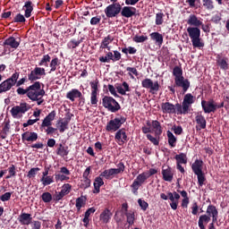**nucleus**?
Wrapping results in <instances>:
<instances>
[{"instance_id":"e2e57ef3","label":"nucleus","mask_w":229,"mask_h":229,"mask_svg":"<svg viewBox=\"0 0 229 229\" xmlns=\"http://www.w3.org/2000/svg\"><path fill=\"white\" fill-rule=\"evenodd\" d=\"M126 71L129 72V76H131V78H133L132 74H134V76H139V71H137V68L135 67H127Z\"/></svg>"},{"instance_id":"6ab92c4d","label":"nucleus","mask_w":229,"mask_h":229,"mask_svg":"<svg viewBox=\"0 0 229 229\" xmlns=\"http://www.w3.org/2000/svg\"><path fill=\"white\" fill-rule=\"evenodd\" d=\"M168 196V199H170L171 203H170V207L172 208V210H176L178 208V201L180 199V194L176 191L171 192L169 191L167 193Z\"/></svg>"},{"instance_id":"0eeeda50","label":"nucleus","mask_w":229,"mask_h":229,"mask_svg":"<svg viewBox=\"0 0 229 229\" xmlns=\"http://www.w3.org/2000/svg\"><path fill=\"white\" fill-rule=\"evenodd\" d=\"M124 123H126V117L124 116L114 118L113 120H110L107 123L106 126V131H111V132L119 131V130L121 129V126H123Z\"/></svg>"},{"instance_id":"423d86ee","label":"nucleus","mask_w":229,"mask_h":229,"mask_svg":"<svg viewBox=\"0 0 229 229\" xmlns=\"http://www.w3.org/2000/svg\"><path fill=\"white\" fill-rule=\"evenodd\" d=\"M102 106L113 114H115V112H119V110H121V105L119 102H117L115 98L109 96H105L102 98Z\"/></svg>"},{"instance_id":"4be33fe9","label":"nucleus","mask_w":229,"mask_h":229,"mask_svg":"<svg viewBox=\"0 0 229 229\" xmlns=\"http://www.w3.org/2000/svg\"><path fill=\"white\" fill-rule=\"evenodd\" d=\"M195 121L198 124L196 125V130H205V128H207V120L205 119V116H203V114L198 113L195 116Z\"/></svg>"},{"instance_id":"9d476101","label":"nucleus","mask_w":229,"mask_h":229,"mask_svg":"<svg viewBox=\"0 0 229 229\" xmlns=\"http://www.w3.org/2000/svg\"><path fill=\"white\" fill-rule=\"evenodd\" d=\"M148 175L146 172L140 174L136 179L133 181L132 184L131 185L132 194H138L139 189H140L141 185H144L146 180H148Z\"/></svg>"},{"instance_id":"79ce46f5","label":"nucleus","mask_w":229,"mask_h":229,"mask_svg":"<svg viewBox=\"0 0 229 229\" xmlns=\"http://www.w3.org/2000/svg\"><path fill=\"white\" fill-rule=\"evenodd\" d=\"M176 164H187V154L180 153L175 155Z\"/></svg>"},{"instance_id":"a211bd4d","label":"nucleus","mask_w":229,"mask_h":229,"mask_svg":"<svg viewBox=\"0 0 229 229\" xmlns=\"http://www.w3.org/2000/svg\"><path fill=\"white\" fill-rule=\"evenodd\" d=\"M22 142H37L38 140V134L35 131H25L21 134Z\"/></svg>"},{"instance_id":"39448f33","label":"nucleus","mask_w":229,"mask_h":229,"mask_svg":"<svg viewBox=\"0 0 229 229\" xmlns=\"http://www.w3.org/2000/svg\"><path fill=\"white\" fill-rule=\"evenodd\" d=\"M20 76H21V72H15L11 75V77L2 81L0 83V94H4V92H8L12 90V89L15 87V84L17 83V80H19Z\"/></svg>"},{"instance_id":"680f3d73","label":"nucleus","mask_w":229,"mask_h":229,"mask_svg":"<svg viewBox=\"0 0 229 229\" xmlns=\"http://www.w3.org/2000/svg\"><path fill=\"white\" fill-rule=\"evenodd\" d=\"M83 42V40H79L76 41L75 39H72L69 43L68 46L70 47H72V49H76V47H78V46H80V44H81Z\"/></svg>"},{"instance_id":"2eb2a0df","label":"nucleus","mask_w":229,"mask_h":229,"mask_svg":"<svg viewBox=\"0 0 229 229\" xmlns=\"http://www.w3.org/2000/svg\"><path fill=\"white\" fill-rule=\"evenodd\" d=\"M161 110L163 114H176L178 115V107H176V104L174 105L170 102H163L161 104Z\"/></svg>"},{"instance_id":"49530a36","label":"nucleus","mask_w":229,"mask_h":229,"mask_svg":"<svg viewBox=\"0 0 229 229\" xmlns=\"http://www.w3.org/2000/svg\"><path fill=\"white\" fill-rule=\"evenodd\" d=\"M41 199L45 203H51L53 201V195L49 191L42 193Z\"/></svg>"},{"instance_id":"c756f323","label":"nucleus","mask_w":229,"mask_h":229,"mask_svg":"<svg viewBox=\"0 0 229 229\" xmlns=\"http://www.w3.org/2000/svg\"><path fill=\"white\" fill-rule=\"evenodd\" d=\"M114 42V38L112 36L108 35L107 37H105L100 44L99 49H106L107 51H110V44Z\"/></svg>"},{"instance_id":"f704fd0d","label":"nucleus","mask_w":229,"mask_h":229,"mask_svg":"<svg viewBox=\"0 0 229 229\" xmlns=\"http://www.w3.org/2000/svg\"><path fill=\"white\" fill-rule=\"evenodd\" d=\"M23 8H25L26 19H30V17H31V13L33 12V3L31 1H27Z\"/></svg>"},{"instance_id":"09e8293b","label":"nucleus","mask_w":229,"mask_h":229,"mask_svg":"<svg viewBox=\"0 0 229 229\" xmlns=\"http://www.w3.org/2000/svg\"><path fill=\"white\" fill-rule=\"evenodd\" d=\"M164 17H165L164 13H156V21L155 22H156L157 26H162V24H164Z\"/></svg>"},{"instance_id":"cd10ccee","label":"nucleus","mask_w":229,"mask_h":229,"mask_svg":"<svg viewBox=\"0 0 229 229\" xmlns=\"http://www.w3.org/2000/svg\"><path fill=\"white\" fill-rule=\"evenodd\" d=\"M216 64L222 71H228V57H221L220 55L216 56Z\"/></svg>"},{"instance_id":"e433bc0d","label":"nucleus","mask_w":229,"mask_h":229,"mask_svg":"<svg viewBox=\"0 0 229 229\" xmlns=\"http://www.w3.org/2000/svg\"><path fill=\"white\" fill-rule=\"evenodd\" d=\"M206 215L209 216L211 218L214 216H219V211H217V208H216V206L210 204L207 208Z\"/></svg>"},{"instance_id":"774afa93","label":"nucleus","mask_w":229,"mask_h":229,"mask_svg":"<svg viewBox=\"0 0 229 229\" xmlns=\"http://www.w3.org/2000/svg\"><path fill=\"white\" fill-rule=\"evenodd\" d=\"M0 199L4 202V201H10L12 199V192H5L4 194L0 196Z\"/></svg>"},{"instance_id":"c03bdc74","label":"nucleus","mask_w":229,"mask_h":229,"mask_svg":"<svg viewBox=\"0 0 229 229\" xmlns=\"http://www.w3.org/2000/svg\"><path fill=\"white\" fill-rule=\"evenodd\" d=\"M58 65H60V59H58V57H54L49 64L50 69V72H55V71H56V67H58Z\"/></svg>"},{"instance_id":"c85d7f7f","label":"nucleus","mask_w":229,"mask_h":229,"mask_svg":"<svg viewBox=\"0 0 229 229\" xmlns=\"http://www.w3.org/2000/svg\"><path fill=\"white\" fill-rule=\"evenodd\" d=\"M191 170L193 171L194 174L203 173V160L196 159L191 165Z\"/></svg>"},{"instance_id":"7c9ffc66","label":"nucleus","mask_w":229,"mask_h":229,"mask_svg":"<svg viewBox=\"0 0 229 229\" xmlns=\"http://www.w3.org/2000/svg\"><path fill=\"white\" fill-rule=\"evenodd\" d=\"M187 24L189 26H194V28H199L203 24V21H199L195 14H191L187 20Z\"/></svg>"},{"instance_id":"393cba45","label":"nucleus","mask_w":229,"mask_h":229,"mask_svg":"<svg viewBox=\"0 0 229 229\" xmlns=\"http://www.w3.org/2000/svg\"><path fill=\"white\" fill-rule=\"evenodd\" d=\"M162 175H163V180L165 182H173V178L174 177V173H173V168L171 166H167V168L162 169Z\"/></svg>"},{"instance_id":"ea45409f","label":"nucleus","mask_w":229,"mask_h":229,"mask_svg":"<svg viewBox=\"0 0 229 229\" xmlns=\"http://www.w3.org/2000/svg\"><path fill=\"white\" fill-rule=\"evenodd\" d=\"M152 127L155 131L156 135H158V136L162 135V125L160 124V122H158L157 120H153Z\"/></svg>"},{"instance_id":"8fccbe9b","label":"nucleus","mask_w":229,"mask_h":229,"mask_svg":"<svg viewBox=\"0 0 229 229\" xmlns=\"http://www.w3.org/2000/svg\"><path fill=\"white\" fill-rule=\"evenodd\" d=\"M203 6L206 8V10H214L215 5H214V0H202Z\"/></svg>"},{"instance_id":"58836bf2","label":"nucleus","mask_w":229,"mask_h":229,"mask_svg":"<svg viewBox=\"0 0 229 229\" xmlns=\"http://www.w3.org/2000/svg\"><path fill=\"white\" fill-rule=\"evenodd\" d=\"M124 216L127 219L129 226H133V225H135V212L130 210L128 213H125Z\"/></svg>"},{"instance_id":"6e6d98bb","label":"nucleus","mask_w":229,"mask_h":229,"mask_svg":"<svg viewBox=\"0 0 229 229\" xmlns=\"http://www.w3.org/2000/svg\"><path fill=\"white\" fill-rule=\"evenodd\" d=\"M91 181L90 179L81 180L80 189H89L90 187Z\"/></svg>"},{"instance_id":"4468645a","label":"nucleus","mask_w":229,"mask_h":229,"mask_svg":"<svg viewBox=\"0 0 229 229\" xmlns=\"http://www.w3.org/2000/svg\"><path fill=\"white\" fill-rule=\"evenodd\" d=\"M121 16L125 17V19H131V17H135L137 15V8L133 6H123L121 9Z\"/></svg>"},{"instance_id":"37998d69","label":"nucleus","mask_w":229,"mask_h":229,"mask_svg":"<svg viewBox=\"0 0 229 229\" xmlns=\"http://www.w3.org/2000/svg\"><path fill=\"white\" fill-rule=\"evenodd\" d=\"M91 88V93L98 94L99 92V80L96 79L89 82Z\"/></svg>"},{"instance_id":"0e129e2a","label":"nucleus","mask_w":229,"mask_h":229,"mask_svg":"<svg viewBox=\"0 0 229 229\" xmlns=\"http://www.w3.org/2000/svg\"><path fill=\"white\" fill-rule=\"evenodd\" d=\"M41 182H43V185H51L55 181L53 180V177L51 176H47V177H42Z\"/></svg>"},{"instance_id":"bf43d9fd","label":"nucleus","mask_w":229,"mask_h":229,"mask_svg":"<svg viewBox=\"0 0 229 229\" xmlns=\"http://www.w3.org/2000/svg\"><path fill=\"white\" fill-rule=\"evenodd\" d=\"M90 104L92 106H95V108H97V106H98V93H91Z\"/></svg>"},{"instance_id":"412c9836","label":"nucleus","mask_w":229,"mask_h":229,"mask_svg":"<svg viewBox=\"0 0 229 229\" xmlns=\"http://www.w3.org/2000/svg\"><path fill=\"white\" fill-rule=\"evenodd\" d=\"M114 140L116 142H123V144L124 142H128L129 139L128 135H126V129L123 128L118 130L114 135Z\"/></svg>"},{"instance_id":"a19ab883","label":"nucleus","mask_w":229,"mask_h":229,"mask_svg":"<svg viewBox=\"0 0 229 229\" xmlns=\"http://www.w3.org/2000/svg\"><path fill=\"white\" fill-rule=\"evenodd\" d=\"M49 62H51V56L49 55H43V57L41 58V60L38 63L39 67H42V65L44 67H49Z\"/></svg>"},{"instance_id":"c9c22d12","label":"nucleus","mask_w":229,"mask_h":229,"mask_svg":"<svg viewBox=\"0 0 229 229\" xmlns=\"http://www.w3.org/2000/svg\"><path fill=\"white\" fill-rule=\"evenodd\" d=\"M56 154L59 157H67L69 155V147H64L62 143L59 144L57 148Z\"/></svg>"},{"instance_id":"1a4fd4ad","label":"nucleus","mask_w":229,"mask_h":229,"mask_svg":"<svg viewBox=\"0 0 229 229\" xmlns=\"http://www.w3.org/2000/svg\"><path fill=\"white\" fill-rule=\"evenodd\" d=\"M141 87L143 89H147L150 94H157L158 90H160V83L158 81L153 82V80L147 78L141 81Z\"/></svg>"},{"instance_id":"338daca9","label":"nucleus","mask_w":229,"mask_h":229,"mask_svg":"<svg viewBox=\"0 0 229 229\" xmlns=\"http://www.w3.org/2000/svg\"><path fill=\"white\" fill-rule=\"evenodd\" d=\"M138 204L140 205V208L143 209L144 211L148 210V207H149V204L146 202L145 200H142V199H140L138 200Z\"/></svg>"},{"instance_id":"6e6552de","label":"nucleus","mask_w":229,"mask_h":229,"mask_svg":"<svg viewBox=\"0 0 229 229\" xmlns=\"http://www.w3.org/2000/svg\"><path fill=\"white\" fill-rule=\"evenodd\" d=\"M121 10L122 5L120 3H112L106 7L104 12L107 19H114V17H117L119 13H121Z\"/></svg>"},{"instance_id":"b1692460","label":"nucleus","mask_w":229,"mask_h":229,"mask_svg":"<svg viewBox=\"0 0 229 229\" xmlns=\"http://www.w3.org/2000/svg\"><path fill=\"white\" fill-rule=\"evenodd\" d=\"M19 223L21 225H31V221H33V217H31V214L30 213H21L18 217Z\"/></svg>"},{"instance_id":"ddd939ff","label":"nucleus","mask_w":229,"mask_h":229,"mask_svg":"<svg viewBox=\"0 0 229 229\" xmlns=\"http://www.w3.org/2000/svg\"><path fill=\"white\" fill-rule=\"evenodd\" d=\"M201 107L204 114H216V101L214 99L201 100Z\"/></svg>"},{"instance_id":"7ed1b4c3","label":"nucleus","mask_w":229,"mask_h":229,"mask_svg":"<svg viewBox=\"0 0 229 229\" xmlns=\"http://www.w3.org/2000/svg\"><path fill=\"white\" fill-rule=\"evenodd\" d=\"M194 103H196V97L191 93L184 95L182 104L176 103L178 115H187L191 112V108H192Z\"/></svg>"},{"instance_id":"f8f14e48","label":"nucleus","mask_w":229,"mask_h":229,"mask_svg":"<svg viewBox=\"0 0 229 229\" xmlns=\"http://www.w3.org/2000/svg\"><path fill=\"white\" fill-rule=\"evenodd\" d=\"M3 46L4 49H13V51H15L21 46V38H15L13 36H11L4 41Z\"/></svg>"},{"instance_id":"052dcab7","label":"nucleus","mask_w":229,"mask_h":229,"mask_svg":"<svg viewBox=\"0 0 229 229\" xmlns=\"http://www.w3.org/2000/svg\"><path fill=\"white\" fill-rule=\"evenodd\" d=\"M172 131H174L175 135H182V133H183V128H182V125H174L172 127Z\"/></svg>"},{"instance_id":"9b49d317","label":"nucleus","mask_w":229,"mask_h":229,"mask_svg":"<svg viewBox=\"0 0 229 229\" xmlns=\"http://www.w3.org/2000/svg\"><path fill=\"white\" fill-rule=\"evenodd\" d=\"M106 56H100L98 58L101 64H110V62H119L121 60V52L114 50L112 52H105Z\"/></svg>"},{"instance_id":"dca6fc26","label":"nucleus","mask_w":229,"mask_h":229,"mask_svg":"<svg viewBox=\"0 0 229 229\" xmlns=\"http://www.w3.org/2000/svg\"><path fill=\"white\" fill-rule=\"evenodd\" d=\"M71 123V116L61 118L56 122V128L60 133H64L65 130H69V123Z\"/></svg>"},{"instance_id":"20e7f679","label":"nucleus","mask_w":229,"mask_h":229,"mask_svg":"<svg viewBox=\"0 0 229 229\" xmlns=\"http://www.w3.org/2000/svg\"><path fill=\"white\" fill-rule=\"evenodd\" d=\"M188 35L191 40L192 47L201 49L205 47V43L201 40V30L198 27H188L187 28Z\"/></svg>"},{"instance_id":"69168bd1","label":"nucleus","mask_w":229,"mask_h":229,"mask_svg":"<svg viewBox=\"0 0 229 229\" xmlns=\"http://www.w3.org/2000/svg\"><path fill=\"white\" fill-rule=\"evenodd\" d=\"M146 40H148V37L147 36H135L133 38V41L136 42L137 44H140L142 42H146Z\"/></svg>"},{"instance_id":"2f4dec72","label":"nucleus","mask_w":229,"mask_h":229,"mask_svg":"<svg viewBox=\"0 0 229 229\" xmlns=\"http://www.w3.org/2000/svg\"><path fill=\"white\" fill-rule=\"evenodd\" d=\"M210 216H208L207 214L201 215L199 217V222H198V225L199 228L200 229H207L205 227V225H208V223H210Z\"/></svg>"},{"instance_id":"a18cd8bd","label":"nucleus","mask_w":229,"mask_h":229,"mask_svg":"<svg viewBox=\"0 0 229 229\" xmlns=\"http://www.w3.org/2000/svg\"><path fill=\"white\" fill-rule=\"evenodd\" d=\"M13 22H17L18 24H24V22H26V16L25 14H21V13H17L14 18Z\"/></svg>"},{"instance_id":"f3484780","label":"nucleus","mask_w":229,"mask_h":229,"mask_svg":"<svg viewBox=\"0 0 229 229\" xmlns=\"http://www.w3.org/2000/svg\"><path fill=\"white\" fill-rule=\"evenodd\" d=\"M30 108H28L27 103H21L20 106H15L11 109V114L13 117H17L19 114H26Z\"/></svg>"},{"instance_id":"bb28decb","label":"nucleus","mask_w":229,"mask_h":229,"mask_svg":"<svg viewBox=\"0 0 229 229\" xmlns=\"http://www.w3.org/2000/svg\"><path fill=\"white\" fill-rule=\"evenodd\" d=\"M149 37L155 42L156 46H159L160 47L164 44V36L160 32H152Z\"/></svg>"},{"instance_id":"3c124183","label":"nucleus","mask_w":229,"mask_h":229,"mask_svg":"<svg viewBox=\"0 0 229 229\" xmlns=\"http://www.w3.org/2000/svg\"><path fill=\"white\" fill-rule=\"evenodd\" d=\"M53 125V122H50V120H48L47 117L44 118L41 125L39 126V130L41 131H44V130H46V128H48L49 126Z\"/></svg>"},{"instance_id":"72a5a7b5","label":"nucleus","mask_w":229,"mask_h":229,"mask_svg":"<svg viewBox=\"0 0 229 229\" xmlns=\"http://www.w3.org/2000/svg\"><path fill=\"white\" fill-rule=\"evenodd\" d=\"M115 174H115L114 168H110V169L105 170L99 175L102 178H106V180H112V178L115 176Z\"/></svg>"},{"instance_id":"f03ea898","label":"nucleus","mask_w":229,"mask_h":229,"mask_svg":"<svg viewBox=\"0 0 229 229\" xmlns=\"http://www.w3.org/2000/svg\"><path fill=\"white\" fill-rule=\"evenodd\" d=\"M173 76H174L175 87H181L183 94L191 88V81L183 77V70L180 66H174L173 69Z\"/></svg>"},{"instance_id":"5701e85b","label":"nucleus","mask_w":229,"mask_h":229,"mask_svg":"<svg viewBox=\"0 0 229 229\" xmlns=\"http://www.w3.org/2000/svg\"><path fill=\"white\" fill-rule=\"evenodd\" d=\"M112 216H114L112 211H110V209L108 208H105L100 214L99 219L104 223V225H108V223H110V220L112 219Z\"/></svg>"},{"instance_id":"13d9d810","label":"nucleus","mask_w":229,"mask_h":229,"mask_svg":"<svg viewBox=\"0 0 229 229\" xmlns=\"http://www.w3.org/2000/svg\"><path fill=\"white\" fill-rule=\"evenodd\" d=\"M55 182H65L69 180V176L64 174H55Z\"/></svg>"},{"instance_id":"f257e3e1","label":"nucleus","mask_w":229,"mask_h":229,"mask_svg":"<svg viewBox=\"0 0 229 229\" xmlns=\"http://www.w3.org/2000/svg\"><path fill=\"white\" fill-rule=\"evenodd\" d=\"M42 76H46V69L42 67H35L28 74V80L32 84L24 88H17L16 92L18 96H27L30 101H37L38 98H44L46 96V90L42 88V82L37 81L40 80Z\"/></svg>"},{"instance_id":"603ef678","label":"nucleus","mask_w":229,"mask_h":229,"mask_svg":"<svg viewBox=\"0 0 229 229\" xmlns=\"http://www.w3.org/2000/svg\"><path fill=\"white\" fill-rule=\"evenodd\" d=\"M117 168H114V171L116 174H121V173H124V170L126 169V166L124 165V163L120 162L116 165Z\"/></svg>"},{"instance_id":"aec40b11","label":"nucleus","mask_w":229,"mask_h":229,"mask_svg":"<svg viewBox=\"0 0 229 229\" xmlns=\"http://www.w3.org/2000/svg\"><path fill=\"white\" fill-rule=\"evenodd\" d=\"M77 98H79V99H83V94H81L80 89H72L66 93V98L70 99L72 102H74Z\"/></svg>"},{"instance_id":"a878e982","label":"nucleus","mask_w":229,"mask_h":229,"mask_svg":"<svg viewBox=\"0 0 229 229\" xmlns=\"http://www.w3.org/2000/svg\"><path fill=\"white\" fill-rule=\"evenodd\" d=\"M93 185H94L93 194H99V192H101V187L105 185L103 177H100V175L96 177Z\"/></svg>"},{"instance_id":"4c0bfd02","label":"nucleus","mask_w":229,"mask_h":229,"mask_svg":"<svg viewBox=\"0 0 229 229\" xmlns=\"http://www.w3.org/2000/svg\"><path fill=\"white\" fill-rule=\"evenodd\" d=\"M168 144L171 148H176L177 139L175 138L174 134L171 132V131H166Z\"/></svg>"},{"instance_id":"de8ad7c7","label":"nucleus","mask_w":229,"mask_h":229,"mask_svg":"<svg viewBox=\"0 0 229 229\" xmlns=\"http://www.w3.org/2000/svg\"><path fill=\"white\" fill-rule=\"evenodd\" d=\"M198 178V184L199 187H203L205 185V182H207V177H205V173L196 174Z\"/></svg>"},{"instance_id":"473e14b6","label":"nucleus","mask_w":229,"mask_h":229,"mask_svg":"<svg viewBox=\"0 0 229 229\" xmlns=\"http://www.w3.org/2000/svg\"><path fill=\"white\" fill-rule=\"evenodd\" d=\"M96 212L95 208H89L87 209V211L84 214V218L82 219V222L84 223V226H89V223H90V217L91 214H94Z\"/></svg>"},{"instance_id":"864d4df0","label":"nucleus","mask_w":229,"mask_h":229,"mask_svg":"<svg viewBox=\"0 0 229 229\" xmlns=\"http://www.w3.org/2000/svg\"><path fill=\"white\" fill-rule=\"evenodd\" d=\"M72 189V186L70 183H64L62 187L61 192L64 196H67L69 192H71V190Z\"/></svg>"},{"instance_id":"4d7b16f0","label":"nucleus","mask_w":229,"mask_h":229,"mask_svg":"<svg viewBox=\"0 0 229 229\" xmlns=\"http://www.w3.org/2000/svg\"><path fill=\"white\" fill-rule=\"evenodd\" d=\"M84 205H85V200L83 199V198L79 197L78 199H76L75 207H76L78 212H80V210H81V207H84Z\"/></svg>"},{"instance_id":"5fc2aeb1","label":"nucleus","mask_w":229,"mask_h":229,"mask_svg":"<svg viewBox=\"0 0 229 229\" xmlns=\"http://www.w3.org/2000/svg\"><path fill=\"white\" fill-rule=\"evenodd\" d=\"M38 171H40V168L38 167L31 168L27 174V178L29 179L35 178Z\"/></svg>"}]
</instances>
